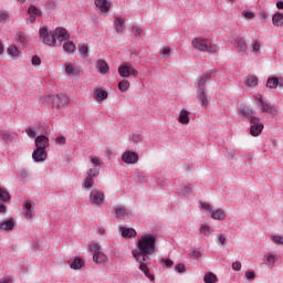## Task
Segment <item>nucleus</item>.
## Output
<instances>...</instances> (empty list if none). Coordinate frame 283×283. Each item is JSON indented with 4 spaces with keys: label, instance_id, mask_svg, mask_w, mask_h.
Wrapping results in <instances>:
<instances>
[{
    "label": "nucleus",
    "instance_id": "26",
    "mask_svg": "<svg viewBox=\"0 0 283 283\" xmlns=\"http://www.w3.org/2000/svg\"><path fill=\"white\" fill-rule=\"evenodd\" d=\"M272 23H273V25H276L277 28H282V25H283V14L282 13H275L272 17Z\"/></svg>",
    "mask_w": 283,
    "mask_h": 283
},
{
    "label": "nucleus",
    "instance_id": "19",
    "mask_svg": "<svg viewBox=\"0 0 283 283\" xmlns=\"http://www.w3.org/2000/svg\"><path fill=\"white\" fill-rule=\"evenodd\" d=\"M95 6L96 8H99L101 12H103L104 14L109 12V8L112 7L109 1L107 0H95Z\"/></svg>",
    "mask_w": 283,
    "mask_h": 283
},
{
    "label": "nucleus",
    "instance_id": "27",
    "mask_svg": "<svg viewBox=\"0 0 283 283\" xmlns=\"http://www.w3.org/2000/svg\"><path fill=\"white\" fill-rule=\"evenodd\" d=\"M120 231L123 238H134V235H136L134 228H122Z\"/></svg>",
    "mask_w": 283,
    "mask_h": 283
},
{
    "label": "nucleus",
    "instance_id": "29",
    "mask_svg": "<svg viewBox=\"0 0 283 283\" xmlns=\"http://www.w3.org/2000/svg\"><path fill=\"white\" fill-rule=\"evenodd\" d=\"M179 123H181L182 125H189V112L181 111L179 113Z\"/></svg>",
    "mask_w": 283,
    "mask_h": 283
},
{
    "label": "nucleus",
    "instance_id": "8",
    "mask_svg": "<svg viewBox=\"0 0 283 283\" xmlns=\"http://www.w3.org/2000/svg\"><path fill=\"white\" fill-rule=\"evenodd\" d=\"M52 107H63L70 103V98L63 93L50 96Z\"/></svg>",
    "mask_w": 283,
    "mask_h": 283
},
{
    "label": "nucleus",
    "instance_id": "57",
    "mask_svg": "<svg viewBox=\"0 0 283 283\" xmlns=\"http://www.w3.org/2000/svg\"><path fill=\"white\" fill-rule=\"evenodd\" d=\"M164 264H165V266H174V261H171V259H165L164 260Z\"/></svg>",
    "mask_w": 283,
    "mask_h": 283
},
{
    "label": "nucleus",
    "instance_id": "47",
    "mask_svg": "<svg viewBox=\"0 0 283 283\" xmlns=\"http://www.w3.org/2000/svg\"><path fill=\"white\" fill-rule=\"evenodd\" d=\"M245 277H247V280H249L250 282H253V280H255V272H253V271H247V272H245Z\"/></svg>",
    "mask_w": 283,
    "mask_h": 283
},
{
    "label": "nucleus",
    "instance_id": "9",
    "mask_svg": "<svg viewBox=\"0 0 283 283\" xmlns=\"http://www.w3.org/2000/svg\"><path fill=\"white\" fill-rule=\"evenodd\" d=\"M251 136H260L262 134V129H264V125L260 123V117H251Z\"/></svg>",
    "mask_w": 283,
    "mask_h": 283
},
{
    "label": "nucleus",
    "instance_id": "3",
    "mask_svg": "<svg viewBox=\"0 0 283 283\" xmlns=\"http://www.w3.org/2000/svg\"><path fill=\"white\" fill-rule=\"evenodd\" d=\"M191 43L196 52H208L209 54H216L218 52V45L207 39L195 38Z\"/></svg>",
    "mask_w": 283,
    "mask_h": 283
},
{
    "label": "nucleus",
    "instance_id": "28",
    "mask_svg": "<svg viewBox=\"0 0 283 283\" xmlns=\"http://www.w3.org/2000/svg\"><path fill=\"white\" fill-rule=\"evenodd\" d=\"M63 50L64 52H67V54H72L76 50V44H74V42L66 41L63 44Z\"/></svg>",
    "mask_w": 283,
    "mask_h": 283
},
{
    "label": "nucleus",
    "instance_id": "53",
    "mask_svg": "<svg viewBox=\"0 0 283 283\" xmlns=\"http://www.w3.org/2000/svg\"><path fill=\"white\" fill-rule=\"evenodd\" d=\"M133 34L134 36H140V34H143V30H140V28L138 27H133Z\"/></svg>",
    "mask_w": 283,
    "mask_h": 283
},
{
    "label": "nucleus",
    "instance_id": "64",
    "mask_svg": "<svg viewBox=\"0 0 283 283\" xmlns=\"http://www.w3.org/2000/svg\"><path fill=\"white\" fill-rule=\"evenodd\" d=\"M8 13L3 12L0 14V19H2L3 21H6V19H8Z\"/></svg>",
    "mask_w": 283,
    "mask_h": 283
},
{
    "label": "nucleus",
    "instance_id": "33",
    "mask_svg": "<svg viewBox=\"0 0 283 283\" xmlns=\"http://www.w3.org/2000/svg\"><path fill=\"white\" fill-rule=\"evenodd\" d=\"M0 136H1L2 140H9V142L14 140V135L8 130H2L0 133Z\"/></svg>",
    "mask_w": 283,
    "mask_h": 283
},
{
    "label": "nucleus",
    "instance_id": "45",
    "mask_svg": "<svg viewBox=\"0 0 283 283\" xmlns=\"http://www.w3.org/2000/svg\"><path fill=\"white\" fill-rule=\"evenodd\" d=\"M90 251H92L93 255L101 253V244L94 243L90 247Z\"/></svg>",
    "mask_w": 283,
    "mask_h": 283
},
{
    "label": "nucleus",
    "instance_id": "13",
    "mask_svg": "<svg viewBox=\"0 0 283 283\" xmlns=\"http://www.w3.org/2000/svg\"><path fill=\"white\" fill-rule=\"evenodd\" d=\"M34 163H45L48 160V151L35 148L32 153Z\"/></svg>",
    "mask_w": 283,
    "mask_h": 283
},
{
    "label": "nucleus",
    "instance_id": "50",
    "mask_svg": "<svg viewBox=\"0 0 283 283\" xmlns=\"http://www.w3.org/2000/svg\"><path fill=\"white\" fill-rule=\"evenodd\" d=\"M190 255H191V258H193V260H198L202 255V252L201 251H197V250H192L190 252Z\"/></svg>",
    "mask_w": 283,
    "mask_h": 283
},
{
    "label": "nucleus",
    "instance_id": "59",
    "mask_svg": "<svg viewBox=\"0 0 283 283\" xmlns=\"http://www.w3.org/2000/svg\"><path fill=\"white\" fill-rule=\"evenodd\" d=\"M260 50V42H255L253 45H252V52H259Z\"/></svg>",
    "mask_w": 283,
    "mask_h": 283
},
{
    "label": "nucleus",
    "instance_id": "62",
    "mask_svg": "<svg viewBox=\"0 0 283 283\" xmlns=\"http://www.w3.org/2000/svg\"><path fill=\"white\" fill-rule=\"evenodd\" d=\"M276 8H277L279 10H283V1H277V2H276Z\"/></svg>",
    "mask_w": 283,
    "mask_h": 283
},
{
    "label": "nucleus",
    "instance_id": "11",
    "mask_svg": "<svg viewBox=\"0 0 283 283\" xmlns=\"http://www.w3.org/2000/svg\"><path fill=\"white\" fill-rule=\"evenodd\" d=\"M50 147V138L45 135H40L35 137V149L45 151Z\"/></svg>",
    "mask_w": 283,
    "mask_h": 283
},
{
    "label": "nucleus",
    "instance_id": "38",
    "mask_svg": "<svg viewBox=\"0 0 283 283\" xmlns=\"http://www.w3.org/2000/svg\"><path fill=\"white\" fill-rule=\"evenodd\" d=\"M266 87H269L270 90H274L275 87H277V77L268 78Z\"/></svg>",
    "mask_w": 283,
    "mask_h": 283
},
{
    "label": "nucleus",
    "instance_id": "12",
    "mask_svg": "<svg viewBox=\"0 0 283 283\" xmlns=\"http://www.w3.org/2000/svg\"><path fill=\"white\" fill-rule=\"evenodd\" d=\"M123 163H126V165H136L138 163V154L128 150L125 151L122 156Z\"/></svg>",
    "mask_w": 283,
    "mask_h": 283
},
{
    "label": "nucleus",
    "instance_id": "42",
    "mask_svg": "<svg viewBox=\"0 0 283 283\" xmlns=\"http://www.w3.org/2000/svg\"><path fill=\"white\" fill-rule=\"evenodd\" d=\"M93 186H94V178L86 177V179L83 184L84 189H92Z\"/></svg>",
    "mask_w": 283,
    "mask_h": 283
},
{
    "label": "nucleus",
    "instance_id": "61",
    "mask_svg": "<svg viewBox=\"0 0 283 283\" xmlns=\"http://www.w3.org/2000/svg\"><path fill=\"white\" fill-rule=\"evenodd\" d=\"M29 23H34L36 21V17L35 15H30L27 20Z\"/></svg>",
    "mask_w": 283,
    "mask_h": 283
},
{
    "label": "nucleus",
    "instance_id": "21",
    "mask_svg": "<svg viewBox=\"0 0 283 283\" xmlns=\"http://www.w3.org/2000/svg\"><path fill=\"white\" fill-rule=\"evenodd\" d=\"M0 229L3 231H12L14 229V221L12 219L1 221Z\"/></svg>",
    "mask_w": 283,
    "mask_h": 283
},
{
    "label": "nucleus",
    "instance_id": "41",
    "mask_svg": "<svg viewBox=\"0 0 283 283\" xmlns=\"http://www.w3.org/2000/svg\"><path fill=\"white\" fill-rule=\"evenodd\" d=\"M245 85H248V87H255V85H258V77L255 76H251L245 81Z\"/></svg>",
    "mask_w": 283,
    "mask_h": 283
},
{
    "label": "nucleus",
    "instance_id": "24",
    "mask_svg": "<svg viewBox=\"0 0 283 283\" xmlns=\"http://www.w3.org/2000/svg\"><path fill=\"white\" fill-rule=\"evenodd\" d=\"M125 216H132V210L120 207L115 209V218H125Z\"/></svg>",
    "mask_w": 283,
    "mask_h": 283
},
{
    "label": "nucleus",
    "instance_id": "40",
    "mask_svg": "<svg viewBox=\"0 0 283 283\" xmlns=\"http://www.w3.org/2000/svg\"><path fill=\"white\" fill-rule=\"evenodd\" d=\"M28 13L31 15L33 14V17H41V10H39V8H36L32 4L28 9Z\"/></svg>",
    "mask_w": 283,
    "mask_h": 283
},
{
    "label": "nucleus",
    "instance_id": "5",
    "mask_svg": "<svg viewBox=\"0 0 283 283\" xmlns=\"http://www.w3.org/2000/svg\"><path fill=\"white\" fill-rule=\"evenodd\" d=\"M211 76H213V73H206L201 78H199L198 83H196V87H198V101L201 105H209V101L205 95V84L211 78Z\"/></svg>",
    "mask_w": 283,
    "mask_h": 283
},
{
    "label": "nucleus",
    "instance_id": "63",
    "mask_svg": "<svg viewBox=\"0 0 283 283\" xmlns=\"http://www.w3.org/2000/svg\"><path fill=\"white\" fill-rule=\"evenodd\" d=\"M132 139L135 142V143H138L140 140V137L139 135H133Z\"/></svg>",
    "mask_w": 283,
    "mask_h": 283
},
{
    "label": "nucleus",
    "instance_id": "55",
    "mask_svg": "<svg viewBox=\"0 0 283 283\" xmlns=\"http://www.w3.org/2000/svg\"><path fill=\"white\" fill-rule=\"evenodd\" d=\"M20 176L21 178H28V176H30V172L27 169H21Z\"/></svg>",
    "mask_w": 283,
    "mask_h": 283
},
{
    "label": "nucleus",
    "instance_id": "60",
    "mask_svg": "<svg viewBox=\"0 0 283 283\" xmlns=\"http://www.w3.org/2000/svg\"><path fill=\"white\" fill-rule=\"evenodd\" d=\"M219 242H220V244H224L227 242V237H224V234H220Z\"/></svg>",
    "mask_w": 283,
    "mask_h": 283
},
{
    "label": "nucleus",
    "instance_id": "39",
    "mask_svg": "<svg viewBox=\"0 0 283 283\" xmlns=\"http://www.w3.org/2000/svg\"><path fill=\"white\" fill-rule=\"evenodd\" d=\"M118 90L122 92H127L129 90V81L123 80L118 83Z\"/></svg>",
    "mask_w": 283,
    "mask_h": 283
},
{
    "label": "nucleus",
    "instance_id": "43",
    "mask_svg": "<svg viewBox=\"0 0 283 283\" xmlns=\"http://www.w3.org/2000/svg\"><path fill=\"white\" fill-rule=\"evenodd\" d=\"M25 134L29 136V138H36V128L27 127Z\"/></svg>",
    "mask_w": 283,
    "mask_h": 283
},
{
    "label": "nucleus",
    "instance_id": "36",
    "mask_svg": "<svg viewBox=\"0 0 283 283\" xmlns=\"http://www.w3.org/2000/svg\"><path fill=\"white\" fill-rule=\"evenodd\" d=\"M8 200H10V193H8V190L0 188V201L8 202Z\"/></svg>",
    "mask_w": 283,
    "mask_h": 283
},
{
    "label": "nucleus",
    "instance_id": "1",
    "mask_svg": "<svg viewBox=\"0 0 283 283\" xmlns=\"http://www.w3.org/2000/svg\"><path fill=\"white\" fill-rule=\"evenodd\" d=\"M156 252V238L154 235H143L137 242V250L133 251L136 262H147L149 255Z\"/></svg>",
    "mask_w": 283,
    "mask_h": 283
},
{
    "label": "nucleus",
    "instance_id": "10",
    "mask_svg": "<svg viewBox=\"0 0 283 283\" xmlns=\"http://www.w3.org/2000/svg\"><path fill=\"white\" fill-rule=\"evenodd\" d=\"M90 160L92 163L93 168L87 170V177L88 178H96V176H98L99 171H101V161L98 160V158L96 156H91Z\"/></svg>",
    "mask_w": 283,
    "mask_h": 283
},
{
    "label": "nucleus",
    "instance_id": "2",
    "mask_svg": "<svg viewBox=\"0 0 283 283\" xmlns=\"http://www.w3.org/2000/svg\"><path fill=\"white\" fill-rule=\"evenodd\" d=\"M39 36L42 40L44 45H56V39H61L62 41H67L70 39V34L67 30L63 28H56L53 31L48 30V27H41L39 30Z\"/></svg>",
    "mask_w": 283,
    "mask_h": 283
},
{
    "label": "nucleus",
    "instance_id": "51",
    "mask_svg": "<svg viewBox=\"0 0 283 283\" xmlns=\"http://www.w3.org/2000/svg\"><path fill=\"white\" fill-rule=\"evenodd\" d=\"M232 269L233 271H241L242 270V263H240L239 261H235L232 263Z\"/></svg>",
    "mask_w": 283,
    "mask_h": 283
},
{
    "label": "nucleus",
    "instance_id": "54",
    "mask_svg": "<svg viewBox=\"0 0 283 283\" xmlns=\"http://www.w3.org/2000/svg\"><path fill=\"white\" fill-rule=\"evenodd\" d=\"M32 65H41V59L39 56H33L32 57Z\"/></svg>",
    "mask_w": 283,
    "mask_h": 283
},
{
    "label": "nucleus",
    "instance_id": "14",
    "mask_svg": "<svg viewBox=\"0 0 283 283\" xmlns=\"http://www.w3.org/2000/svg\"><path fill=\"white\" fill-rule=\"evenodd\" d=\"M90 200L93 202V205H103V202H105V195L98 190H95L90 195Z\"/></svg>",
    "mask_w": 283,
    "mask_h": 283
},
{
    "label": "nucleus",
    "instance_id": "56",
    "mask_svg": "<svg viewBox=\"0 0 283 283\" xmlns=\"http://www.w3.org/2000/svg\"><path fill=\"white\" fill-rule=\"evenodd\" d=\"M260 19L261 21H266V19H269V14L266 13V11H262L260 13Z\"/></svg>",
    "mask_w": 283,
    "mask_h": 283
},
{
    "label": "nucleus",
    "instance_id": "20",
    "mask_svg": "<svg viewBox=\"0 0 283 283\" xmlns=\"http://www.w3.org/2000/svg\"><path fill=\"white\" fill-rule=\"evenodd\" d=\"M14 40L18 41L21 45H28V35L23 31H18L14 34Z\"/></svg>",
    "mask_w": 283,
    "mask_h": 283
},
{
    "label": "nucleus",
    "instance_id": "52",
    "mask_svg": "<svg viewBox=\"0 0 283 283\" xmlns=\"http://www.w3.org/2000/svg\"><path fill=\"white\" fill-rule=\"evenodd\" d=\"M242 14H243L244 19H253V17H255V14H253V12L248 11V10H244L242 12Z\"/></svg>",
    "mask_w": 283,
    "mask_h": 283
},
{
    "label": "nucleus",
    "instance_id": "23",
    "mask_svg": "<svg viewBox=\"0 0 283 283\" xmlns=\"http://www.w3.org/2000/svg\"><path fill=\"white\" fill-rule=\"evenodd\" d=\"M139 270L144 272V274L150 280V282H154L155 277L153 274L149 273V268H147V261L139 262Z\"/></svg>",
    "mask_w": 283,
    "mask_h": 283
},
{
    "label": "nucleus",
    "instance_id": "7",
    "mask_svg": "<svg viewBox=\"0 0 283 283\" xmlns=\"http://www.w3.org/2000/svg\"><path fill=\"white\" fill-rule=\"evenodd\" d=\"M118 74L122 78H129V76H138V71L132 64H123L118 67Z\"/></svg>",
    "mask_w": 283,
    "mask_h": 283
},
{
    "label": "nucleus",
    "instance_id": "44",
    "mask_svg": "<svg viewBox=\"0 0 283 283\" xmlns=\"http://www.w3.org/2000/svg\"><path fill=\"white\" fill-rule=\"evenodd\" d=\"M19 53L20 52H19V49L17 46H11V48L8 49V54L10 56L17 57V56H19Z\"/></svg>",
    "mask_w": 283,
    "mask_h": 283
},
{
    "label": "nucleus",
    "instance_id": "4",
    "mask_svg": "<svg viewBox=\"0 0 283 283\" xmlns=\"http://www.w3.org/2000/svg\"><path fill=\"white\" fill-rule=\"evenodd\" d=\"M199 207L201 210H203L206 216H210L212 220H224L227 218L224 210L220 208H213L210 203L202 202Z\"/></svg>",
    "mask_w": 283,
    "mask_h": 283
},
{
    "label": "nucleus",
    "instance_id": "37",
    "mask_svg": "<svg viewBox=\"0 0 283 283\" xmlns=\"http://www.w3.org/2000/svg\"><path fill=\"white\" fill-rule=\"evenodd\" d=\"M265 260H266V265L268 266H275V255H273L272 253H268L265 254Z\"/></svg>",
    "mask_w": 283,
    "mask_h": 283
},
{
    "label": "nucleus",
    "instance_id": "15",
    "mask_svg": "<svg viewBox=\"0 0 283 283\" xmlns=\"http://www.w3.org/2000/svg\"><path fill=\"white\" fill-rule=\"evenodd\" d=\"M114 28L117 34H123L125 30V19L120 18L119 15L115 17Z\"/></svg>",
    "mask_w": 283,
    "mask_h": 283
},
{
    "label": "nucleus",
    "instance_id": "46",
    "mask_svg": "<svg viewBox=\"0 0 283 283\" xmlns=\"http://www.w3.org/2000/svg\"><path fill=\"white\" fill-rule=\"evenodd\" d=\"M80 56H83V59H87V56H88L87 45H82L80 48Z\"/></svg>",
    "mask_w": 283,
    "mask_h": 283
},
{
    "label": "nucleus",
    "instance_id": "30",
    "mask_svg": "<svg viewBox=\"0 0 283 283\" xmlns=\"http://www.w3.org/2000/svg\"><path fill=\"white\" fill-rule=\"evenodd\" d=\"M107 256L103 252H98L97 254H93V262H96L97 264H102V262H106Z\"/></svg>",
    "mask_w": 283,
    "mask_h": 283
},
{
    "label": "nucleus",
    "instance_id": "25",
    "mask_svg": "<svg viewBox=\"0 0 283 283\" xmlns=\"http://www.w3.org/2000/svg\"><path fill=\"white\" fill-rule=\"evenodd\" d=\"M240 112L242 116H244L245 118H250V122H251V118H256L255 116H253V111L249 106H242L240 108Z\"/></svg>",
    "mask_w": 283,
    "mask_h": 283
},
{
    "label": "nucleus",
    "instance_id": "17",
    "mask_svg": "<svg viewBox=\"0 0 283 283\" xmlns=\"http://www.w3.org/2000/svg\"><path fill=\"white\" fill-rule=\"evenodd\" d=\"M107 96H108L107 91L103 88L94 90V98L97 103H103V101H106Z\"/></svg>",
    "mask_w": 283,
    "mask_h": 283
},
{
    "label": "nucleus",
    "instance_id": "22",
    "mask_svg": "<svg viewBox=\"0 0 283 283\" xmlns=\"http://www.w3.org/2000/svg\"><path fill=\"white\" fill-rule=\"evenodd\" d=\"M96 67L99 74H107V72H109V65H107V62H105V60H99Z\"/></svg>",
    "mask_w": 283,
    "mask_h": 283
},
{
    "label": "nucleus",
    "instance_id": "49",
    "mask_svg": "<svg viewBox=\"0 0 283 283\" xmlns=\"http://www.w3.org/2000/svg\"><path fill=\"white\" fill-rule=\"evenodd\" d=\"M272 241L274 244H283V237L282 235H273Z\"/></svg>",
    "mask_w": 283,
    "mask_h": 283
},
{
    "label": "nucleus",
    "instance_id": "18",
    "mask_svg": "<svg viewBox=\"0 0 283 283\" xmlns=\"http://www.w3.org/2000/svg\"><path fill=\"white\" fill-rule=\"evenodd\" d=\"M233 40H234L238 52H247V42L244 41L243 38L233 35Z\"/></svg>",
    "mask_w": 283,
    "mask_h": 283
},
{
    "label": "nucleus",
    "instance_id": "31",
    "mask_svg": "<svg viewBox=\"0 0 283 283\" xmlns=\"http://www.w3.org/2000/svg\"><path fill=\"white\" fill-rule=\"evenodd\" d=\"M203 282L205 283H216V282H218V277L216 276V274L210 272L203 276Z\"/></svg>",
    "mask_w": 283,
    "mask_h": 283
},
{
    "label": "nucleus",
    "instance_id": "34",
    "mask_svg": "<svg viewBox=\"0 0 283 283\" xmlns=\"http://www.w3.org/2000/svg\"><path fill=\"white\" fill-rule=\"evenodd\" d=\"M65 72L69 76H78V70L72 65H65Z\"/></svg>",
    "mask_w": 283,
    "mask_h": 283
},
{
    "label": "nucleus",
    "instance_id": "32",
    "mask_svg": "<svg viewBox=\"0 0 283 283\" xmlns=\"http://www.w3.org/2000/svg\"><path fill=\"white\" fill-rule=\"evenodd\" d=\"M83 260L81 259H74L71 264H70V268L71 269H74L75 271L78 270V269H82L83 266Z\"/></svg>",
    "mask_w": 283,
    "mask_h": 283
},
{
    "label": "nucleus",
    "instance_id": "48",
    "mask_svg": "<svg viewBox=\"0 0 283 283\" xmlns=\"http://www.w3.org/2000/svg\"><path fill=\"white\" fill-rule=\"evenodd\" d=\"M175 270L177 271V273H185V271H187V268L185 266V264L179 263L175 266Z\"/></svg>",
    "mask_w": 283,
    "mask_h": 283
},
{
    "label": "nucleus",
    "instance_id": "35",
    "mask_svg": "<svg viewBox=\"0 0 283 283\" xmlns=\"http://www.w3.org/2000/svg\"><path fill=\"white\" fill-rule=\"evenodd\" d=\"M199 233H201L202 235H211V233H213V230H211L209 226L201 224Z\"/></svg>",
    "mask_w": 283,
    "mask_h": 283
},
{
    "label": "nucleus",
    "instance_id": "16",
    "mask_svg": "<svg viewBox=\"0 0 283 283\" xmlns=\"http://www.w3.org/2000/svg\"><path fill=\"white\" fill-rule=\"evenodd\" d=\"M23 209H24L27 220H32V217H33L32 213H34V202L32 201L24 202Z\"/></svg>",
    "mask_w": 283,
    "mask_h": 283
},
{
    "label": "nucleus",
    "instance_id": "58",
    "mask_svg": "<svg viewBox=\"0 0 283 283\" xmlns=\"http://www.w3.org/2000/svg\"><path fill=\"white\" fill-rule=\"evenodd\" d=\"M55 142L57 145H65V137H56Z\"/></svg>",
    "mask_w": 283,
    "mask_h": 283
},
{
    "label": "nucleus",
    "instance_id": "6",
    "mask_svg": "<svg viewBox=\"0 0 283 283\" xmlns=\"http://www.w3.org/2000/svg\"><path fill=\"white\" fill-rule=\"evenodd\" d=\"M255 101L261 112H263L264 114H271L272 116H277V108L266 103V101L262 98V95H256Z\"/></svg>",
    "mask_w": 283,
    "mask_h": 283
}]
</instances>
